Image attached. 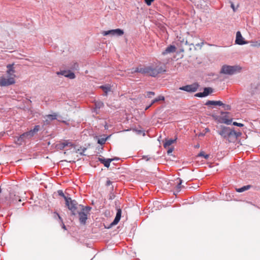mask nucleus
I'll return each instance as SVG.
<instances>
[{
  "label": "nucleus",
  "mask_w": 260,
  "mask_h": 260,
  "mask_svg": "<svg viewBox=\"0 0 260 260\" xmlns=\"http://www.w3.org/2000/svg\"><path fill=\"white\" fill-rule=\"evenodd\" d=\"M235 43L237 44L240 45H244L247 43V42L244 40V39L239 31H237L236 33Z\"/></svg>",
  "instance_id": "nucleus-14"
},
{
  "label": "nucleus",
  "mask_w": 260,
  "mask_h": 260,
  "mask_svg": "<svg viewBox=\"0 0 260 260\" xmlns=\"http://www.w3.org/2000/svg\"><path fill=\"white\" fill-rule=\"evenodd\" d=\"M112 184V182L109 179H108L106 181V185L108 186H110V185H111Z\"/></svg>",
  "instance_id": "nucleus-46"
},
{
  "label": "nucleus",
  "mask_w": 260,
  "mask_h": 260,
  "mask_svg": "<svg viewBox=\"0 0 260 260\" xmlns=\"http://www.w3.org/2000/svg\"><path fill=\"white\" fill-rule=\"evenodd\" d=\"M199 85L197 83L179 87V89L188 92H194L198 90Z\"/></svg>",
  "instance_id": "nucleus-7"
},
{
  "label": "nucleus",
  "mask_w": 260,
  "mask_h": 260,
  "mask_svg": "<svg viewBox=\"0 0 260 260\" xmlns=\"http://www.w3.org/2000/svg\"><path fill=\"white\" fill-rule=\"evenodd\" d=\"M71 69L73 70H78L79 69L78 64L77 62H73Z\"/></svg>",
  "instance_id": "nucleus-35"
},
{
  "label": "nucleus",
  "mask_w": 260,
  "mask_h": 260,
  "mask_svg": "<svg viewBox=\"0 0 260 260\" xmlns=\"http://www.w3.org/2000/svg\"><path fill=\"white\" fill-rule=\"evenodd\" d=\"M165 72L162 67L157 66L153 68L152 66H141L140 73L144 75H148L151 77H156L158 74Z\"/></svg>",
  "instance_id": "nucleus-1"
},
{
  "label": "nucleus",
  "mask_w": 260,
  "mask_h": 260,
  "mask_svg": "<svg viewBox=\"0 0 260 260\" xmlns=\"http://www.w3.org/2000/svg\"><path fill=\"white\" fill-rule=\"evenodd\" d=\"M228 114V113H227V112H222V114Z\"/></svg>",
  "instance_id": "nucleus-51"
},
{
  "label": "nucleus",
  "mask_w": 260,
  "mask_h": 260,
  "mask_svg": "<svg viewBox=\"0 0 260 260\" xmlns=\"http://www.w3.org/2000/svg\"><path fill=\"white\" fill-rule=\"evenodd\" d=\"M164 100H165L164 96H163L162 95H159L158 97H157L156 98L153 99L151 101V105H153L155 103H157V102L161 101H164Z\"/></svg>",
  "instance_id": "nucleus-24"
},
{
  "label": "nucleus",
  "mask_w": 260,
  "mask_h": 260,
  "mask_svg": "<svg viewBox=\"0 0 260 260\" xmlns=\"http://www.w3.org/2000/svg\"><path fill=\"white\" fill-rule=\"evenodd\" d=\"M241 68L238 66L223 65L222 66L220 73L221 74L232 75L240 72Z\"/></svg>",
  "instance_id": "nucleus-2"
},
{
  "label": "nucleus",
  "mask_w": 260,
  "mask_h": 260,
  "mask_svg": "<svg viewBox=\"0 0 260 260\" xmlns=\"http://www.w3.org/2000/svg\"><path fill=\"white\" fill-rule=\"evenodd\" d=\"M100 87L103 89L106 94L110 91L111 89V87L109 86H101Z\"/></svg>",
  "instance_id": "nucleus-30"
},
{
  "label": "nucleus",
  "mask_w": 260,
  "mask_h": 260,
  "mask_svg": "<svg viewBox=\"0 0 260 260\" xmlns=\"http://www.w3.org/2000/svg\"><path fill=\"white\" fill-rule=\"evenodd\" d=\"M260 91V83L259 81L251 84L250 92L252 95L258 93Z\"/></svg>",
  "instance_id": "nucleus-10"
},
{
  "label": "nucleus",
  "mask_w": 260,
  "mask_h": 260,
  "mask_svg": "<svg viewBox=\"0 0 260 260\" xmlns=\"http://www.w3.org/2000/svg\"><path fill=\"white\" fill-rule=\"evenodd\" d=\"M251 45L253 47H260V41L252 42Z\"/></svg>",
  "instance_id": "nucleus-37"
},
{
  "label": "nucleus",
  "mask_w": 260,
  "mask_h": 260,
  "mask_svg": "<svg viewBox=\"0 0 260 260\" xmlns=\"http://www.w3.org/2000/svg\"><path fill=\"white\" fill-rule=\"evenodd\" d=\"M86 150V148H84V149H83V150H82V152H80V154L81 155H82V156H84V155H85V154H84V152L85 151V150Z\"/></svg>",
  "instance_id": "nucleus-47"
},
{
  "label": "nucleus",
  "mask_w": 260,
  "mask_h": 260,
  "mask_svg": "<svg viewBox=\"0 0 260 260\" xmlns=\"http://www.w3.org/2000/svg\"><path fill=\"white\" fill-rule=\"evenodd\" d=\"M15 142L16 144L18 145H22L24 142L23 139H21V135L15 139Z\"/></svg>",
  "instance_id": "nucleus-27"
},
{
  "label": "nucleus",
  "mask_w": 260,
  "mask_h": 260,
  "mask_svg": "<svg viewBox=\"0 0 260 260\" xmlns=\"http://www.w3.org/2000/svg\"><path fill=\"white\" fill-rule=\"evenodd\" d=\"M107 140V138H105V137L101 138L98 139V144L102 145L105 143Z\"/></svg>",
  "instance_id": "nucleus-28"
},
{
  "label": "nucleus",
  "mask_w": 260,
  "mask_h": 260,
  "mask_svg": "<svg viewBox=\"0 0 260 260\" xmlns=\"http://www.w3.org/2000/svg\"><path fill=\"white\" fill-rule=\"evenodd\" d=\"M14 64H9L7 66V68L8 69L7 73L10 76V77H14L15 75L14 74L15 72L14 69Z\"/></svg>",
  "instance_id": "nucleus-17"
},
{
  "label": "nucleus",
  "mask_w": 260,
  "mask_h": 260,
  "mask_svg": "<svg viewBox=\"0 0 260 260\" xmlns=\"http://www.w3.org/2000/svg\"><path fill=\"white\" fill-rule=\"evenodd\" d=\"M73 146L74 144L70 140H64L56 145L57 148L60 150H63L67 146L73 147Z\"/></svg>",
  "instance_id": "nucleus-12"
},
{
  "label": "nucleus",
  "mask_w": 260,
  "mask_h": 260,
  "mask_svg": "<svg viewBox=\"0 0 260 260\" xmlns=\"http://www.w3.org/2000/svg\"><path fill=\"white\" fill-rule=\"evenodd\" d=\"M234 134H232V138H234V139H236L242 135V133L241 132H237L234 130Z\"/></svg>",
  "instance_id": "nucleus-32"
},
{
  "label": "nucleus",
  "mask_w": 260,
  "mask_h": 260,
  "mask_svg": "<svg viewBox=\"0 0 260 260\" xmlns=\"http://www.w3.org/2000/svg\"><path fill=\"white\" fill-rule=\"evenodd\" d=\"M121 213H122V211H121V209H120V208L118 209L117 210V212H116V216L115 217H116L117 218H121Z\"/></svg>",
  "instance_id": "nucleus-38"
},
{
  "label": "nucleus",
  "mask_w": 260,
  "mask_h": 260,
  "mask_svg": "<svg viewBox=\"0 0 260 260\" xmlns=\"http://www.w3.org/2000/svg\"><path fill=\"white\" fill-rule=\"evenodd\" d=\"M222 106H223V107L224 108V109L226 110H230L231 109V106L229 105H226V104H223V105H222Z\"/></svg>",
  "instance_id": "nucleus-41"
},
{
  "label": "nucleus",
  "mask_w": 260,
  "mask_h": 260,
  "mask_svg": "<svg viewBox=\"0 0 260 260\" xmlns=\"http://www.w3.org/2000/svg\"><path fill=\"white\" fill-rule=\"evenodd\" d=\"M213 91L212 88L211 87H205L204 88V91L205 95L206 96L208 95L209 94L211 93Z\"/></svg>",
  "instance_id": "nucleus-26"
},
{
  "label": "nucleus",
  "mask_w": 260,
  "mask_h": 260,
  "mask_svg": "<svg viewBox=\"0 0 260 260\" xmlns=\"http://www.w3.org/2000/svg\"><path fill=\"white\" fill-rule=\"evenodd\" d=\"M66 205L71 212L72 215H77V211L79 210L80 207L79 204L75 200H72L71 197L69 199H66Z\"/></svg>",
  "instance_id": "nucleus-3"
},
{
  "label": "nucleus",
  "mask_w": 260,
  "mask_h": 260,
  "mask_svg": "<svg viewBox=\"0 0 260 260\" xmlns=\"http://www.w3.org/2000/svg\"><path fill=\"white\" fill-rule=\"evenodd\" d=\"M231 8H232V9H233V11H234V12H236V10H237V8H236V7H235V6H234V4H233L232 2H231Z\"/></svg>",
  "instance_id": "nucleus-45"
},
{
  "label": "nucleus",
  "mask_w": 260,
  "mask_h": 260,
  "mask_svg": "<svg viewBox=\"0 0 260 260\" xmlns=\"http://www.w3.org/2000/svg\"><path fill=\"white\" fill-rule=\"evenodd\" d=\"M141 70V66L136 68H132L131 69V73L134 74L136 73H140Z\"/></svg>",
  "instance_id": "nucleus-31"
},
{
  "label": "nucleus",
  "mask_w": 260,
  "mask_h": 260,
  "mask_svg": "<svg viewBox=\"0 0 260 260\" xmlns=\"http://www.w3.org/2000/svg\"><path fill=\"white\" fill-rule=\"evenodd\" d=\"M113 199V196H110V199L112 200Z\"/></svg>",
  "instance_id": "nucleus-50"
},
{
  "label": "nucleus",
  "mask_w": 260,
  "mask_h": 260,
  "mask_svg": "<svg viewBox=\"0 0 260 260\" xmlns=\"http://www.w3.org/2000/svg\"><path fill=\"white\" fill-rule=\"evenodd\" d=\"M173 151V149L172 148H170L168 150V154H170V153H171Z\"/></svg>",
  "instance_id": "nucleus-49"
},
{
  "label": "nucleus",
  "mask_w": 260,
  "mask_h": 260,
  "mask_svg": "<svg viewBox=\"0 0 260 260\" xmlns=\"http://www.w3.org/2000/svg\"><path fill=\"white\" fill-rule=\"evenodd\" d=\"M194 96L198 98H203L206 96L203 92L197 93L195 94Z\"/></svg>",
  "instance_id": "nucleus-39"
},
{
  "label": "nucleus",
  "mask_w": 260,
  "mask_h": 260,
  "mask_svg": "<svg viewBox=\"0 0 260 260\" xmlns=\"http://www.w3.org/2000/svg\"><path fill=\"white\" fill-rule=\"evenodd\" d=\"M221 119L223 123L228 125L231 124L232 121V119H229L228 118V116L226 115L223 116L221 118Z\"/></svg>",
  "instance_id": "nucleus-21"
},
{
  "label": "nucleus",
  "mask_w": 260,
  "mask_h": 260,
  "mask_svg": "<svg viewBox=\"0 0 260 260\" xmlns=\"http://www.w3.org/2000/svg\"><path fill=\"white\" fill-rule=\"evenodd\" d=\"M177 140V138H176L175 139H166L165 140V142L164 144V146L165 148H167V147L170 146L174 142H175Z\"/></svg>",
  "instance_id": "nucleus-20"
},
{
  "label": "nucleus",
  "mask_w": 260,
  "mask_h": 260,
  "mask_svg": "<svg viewBox=\"0 0 260 260\" xmlns=\"http://www.w3.org/2000/svg\"><path fill=\"white\" fill-rule=\"evenodd\" d=\"M223 105V103L220 101H208L206 102L205 105H214L221 106Z\"/></svg>",
  "instance_id": "nucleus-18"
},
{
  "label": "nucleus",
  "mask_w": 260,
  "mask_h": 260,
  "mask_svg": "<svg viewBox=\"0 0 260 260\" xmlns=\"http://www.w3.org/2000/svg\"><path fill=\"white\" fill-rule=\"evenodd\" d=\"M80 209L82 211H84L87 214L89 213V211L91 210V208L89 206H84L82 205H79Z\"/></svg>",
  "instance_id": "nucleus-23"
},
{
  "label": "nucleus",
  "mask_w": 260,
  "mask_h": 260,
  "mask_svg": "<svg viewBox=\"0 0 260 260\" xmlns=\"http://www.w3.org/2000/svg\"><path fill=\"white\" fill-rule=\"evenodd\" d=\"M136 131L137 132L138 134H141L142 133L143 136L145 135V132L144 131H142V130H136Z\"/></svg>",
  "instance_id": "nucleus-44"
},
{
  "label": "nucleus",
  "mask_w": 260,
  "mask_h": 260,
  "mask_svg": "<svg viewBox=\"0 0 260 260\" xmlns=\"http://www.w3.org/2000/svg\"><path fill=\"white\" fill-rule=\"evenodd\" d=\"M233 124L235 126H239V127H242L244 126V124L241 123H238L237 122H234L233 123Z\"/></svg>",
  "instance_id": "nucleus-42"
},
{
  "label": "nucleus",
  "mask_w": 260,
  "mask_h": 260,
  "mask_svg": "<svg viewBox=\"0 0 260 260\" xmlns=\"http://www.w3.org/2000/svg\"><path fill=\"white\" fill-rule=\"evenodd\" d=\"M154 1V0H145V3L148 5L150 6L151 5V3Z\"/></svg>",
  "instance_id": "nucleus-43"
},
{
  "label": "nucleus",
  "mask_w": 260,
  "mask_h": 260,
  "mask_svg": "<svg viewBox=\"0 0 260 260\" xmlns=\"http://www.w3.org/2000/svg\"><path fill=\"white\" fill-rule=\"evenodd\" d=\"M119 158H105L103 157H99V160L100 161L101 163L103 164L104 166L106 168H109L110 163L114 160H118Z\"/></svg>",
  "instance_id": "nucleus-13"
},
{
  "label": "nucleus",
  "mask_w": 260,
  "mask_h": 260,
  "mask_svg": "<svg viewBox=\"0 0 260 260\" xmlns=\"http://www.w3.org/2000/svg\"><path fill=\"white\" fill-rule=\"evenodd\" d=\"M112 189L113 190V186H112Z\"/></svg>",
  "instance_id": "nucleus-52"
},
{
  "label": "nucleus",
  "mask_w": 260,
  "mask_h": 260,
  "mask_svg": "<svg viewBox=\"0 0 260 260\" xmlns=\"http://www.w3.org/2000/svg\"><path fill=\"white\" fill-rule=\"evenodd\" d=\"M57 193H58V194L59 196H60V197H61L63 198V199H64V200H65V201H66V199H69V198H70V197H67V196H66L64 195V193H63V191H62V190H58L57 191Z\"/></svg>",
  "instance_id": "nucleus-29"
},
{
  "label": "nucleus",
  "mask_w": 260,
  "mask_h": 260,
  "mask_svg": "<svg viewBox=\"0 0 260 260\" xmlns=\"http://www.w3.org/2000/svg\"><path fill=\"white\" fill-rule=\"evenodd\" d=\"M218 133L224 138L229 139L232 138V134H234V130L226 126H223L221 130L218 131Z\"/></svg>",
  "instance_id": "nucleus-5"
},
{
  "label": "nucleus",
  "mask_w": 260,
  "mask_h": 260,
  "mask_svg": "<svg viewBox=\"0 0 260 260\" xmlns=\"http://www.w3.org/2000/svg\"><path fill=\"white\" fill-rule=\"evenodd\" d=\"M15 83V79L13 77L6 78L4 77H0V85L1 86H8Z\"/></svg>",
  "instance_id": "nucleus-8"
},
{
  "label": "nucleus",
  "mask_w": 260,
  "mask_h": 260,
  "mask_svg": "<svg viewBox=\"0 0 260 260\" xmlns=\"http://www.w3.org/2000/svg\"><path fill=\"white\" fill-rule=\"evenodd\" d=\"M95 108L93 112L96 114L99 113L98 110L104 106V103L101 101H96L95 102Z\"/></svg>",
  "instance_id": "nucleus-19"
},
{
  "label": "nucleus",
  "mask_w": 260,
  "mask_h": 260,
  "mask_svg": "<svg viewBox=\"0 0 260 260\" xmlns=\"http://www.w3.org/2000/svg\"><path fill=\"white\" fill-rule=\"evenodd\" d=\"M176 47L175 45H170L162 52V55H165L169 53H174L176 52Z\"/></svg>",
  "instance_id": "nucleus-16"
},
{
  "label": "nucleus",
  "mask_w": 260,
  "mask_h": 260,
  "mask_svg": "<svg viewBox=\"0 0 260 260\" xmlns=\"http://www.w3.org/2000/svg\"><path fill=\"white\" fill-rule=\"evenodd\" d=\"M155 95V93L153 91H147L146 92L145 97L147 98H151L152 96Z\"/></svg>",
  "instance_id": "nucleus-34"
},
{
  "label": "nucleus",
  "mask_w": 260,
  "mask_h": 260,
  "mask_svg": "<svg viewBox=\"0 0 260 260\" xmlns=\"http://www.w3.org/2000/svg\"><path fill=\"white\" fill-rule=\"evenodd\" d=\"M250 187H251V185H245V186H243L242 187L237 188L236 191L238 192H242L243 191H245L249 189Z\"/></svg>",
  "instance_id": "nucleus-22"
},
{
  "label": "nucleus",
  "mask_w": 260,
  "mask_h": 260,
  "mask_svg": "<svg viewBox=\"0 0 260 260\" xmlns=\"http://www.w3.org/2000/svg\"><path fill=\"white\" fill-rule=\"evenodd\" d=\"M77 214L79 215V220L80 224L85 225L87 219V214L84 211L79 209L77 211Z\"/></svg>",
  "instance_id": "nucleus-9"
},
{
  "label": "nucleus",
  "mask_w": 260,
  "mask_h": 260,
  "mask_svg": "<svg viewBox=\"0 0 260 260\" xmlns=\"http://www.w3.org/2000/svg\"><path fill=\"white\" fill-rule=\"evenodd\" d=\"M120 219V218L115 217L113 221L112 222L111 225H113L117 224L119 222Z\"/></svg>",
  "instance_id": "nucleus-40"
},
{
  "label": "nucleus",
  "mask_w": 260,
  "mask_h": 260,
  "mask_svg": "<svg viewBox=\"0 0 260 260\" xmlns=\"http://www.w3.org/2000/svg\"><path fill=\"white\" fill-rule=\"evenodd\" d=\"M152 105H151V103L147 106L145 108V110H148Z\"/></svg>",
  "instance_id": "nucleus-48"
},
{
  "label": "nucleus",
  "mask_w": 260,
  "mask_h": 260,
  "mask_svg": "<svg viewBox=\"0 0 260 260\" xmlns=\"http://www.w3.org/2000/svg\"><path fill=\"white\" fill-rule=\"evenodd\" d=\"M40 127V126L39 125H35L32 129L24 133L21 135V139H23L24 142L26 140L30 139L39 131Z\"/></svg>",
  "instance_id": "nucleus-4"
},
{
  "label": "nucleus",
  "mask_w": 260,
  "mask_h": 260,
  "mask_svg": "<svg viewBox=\"0 0 260 260\" xmlns=\"http://www.w3.org/2000/svg\"><path fill=\"white\" fill-rule=\"evenodd\" d=\"M104 36L111 35L113 36H121L124 34V31L120 28L104 31L102 33Z\"/></svg>",
  "instance_id": "nucleus-6"
},
{
  "label": "nucleus",
  "mask_w": 260,
  "mask_h": 260,
  "mask_svg": "<svg viewBox=\"0 0 260 260\" xmlns=\"http://www.w3.org/2000/svg\"><path fill=\"white\" fill-rule=\"evenodd\" d=\"M57 215L58 218L61 222L62 228L64 230H67L66 226L64 225V224L63 223V220H62L61 217L60 216V215L58 213H57Z\"/></svg>",
  "instance_id": "nucleus-36"
},
{
  "label": "nucleus",
  "mask_w": 260,
  "mask_h": 260,
  "mask_svg": "<svg viewBox=\"0 0 260 260\" xmlns=\"http://www.w3.org/2000/svg\"><path fill=\"white\" fill-rule=\"evenodd\" d=\"M57 114L55 113L52 114H49L47 115H46L44 117L45 120L44 121V124H49L51 122V121L57 119Z\"/></svg>",
  "instance_id": "nucleus-15"
},
{
  "label": "nucleus",
  "mask_w": 260,
  "mask_h": 260,
  "mask_svg": "<svg viewBox=\"0 0 260 260\" xmlns=\"http://www.w3.org/2000/svg\"><path fill=\"white\" fill-rule=\"evenodd\" d=\"M57 74L58 75H62L66 77H67L70 79H73L75 78V75L74 73L71 72L70 70H62L60 72H57Z\"/></svg>",
  "instance_id": "nucleus-11"
},
{
  "label": "nucleus",
  "mask_w": 260,
  "mask_h": 260,
  "mask_svg": "<svg viewBox=\"0 0 260 260\" xmlns=\"http://www.w3.org/2000/svg\"><path fill=\"white\" fill-rule=\"evenodd\" d=\"M198 156H200V157H204L206 159H207L208 158L209 155L208 154H206L204 151H201L200 152L198 155Z\"/></svg>",
  "instance_id": "nucleus-33"
},
{
  "label": "nucleus",
  "mask_w": 260,
  "mask_h": 260,
  "mask_svg": "<svg viewBox=\"0 0 260 260\" xmlns=\"http://www.w3.org/2000/svg\"><path fill=\"white\" fill-rule=\"evenodd\" d=\"M178 179L179 180V182L176 186V191L178 192L180 191V189L182 187H184V186L183 185H182V183L183 182L182 180L180 178H178Z\"/></svg>",
  "instance_id": "nucleus-25"
}]
</instances>
